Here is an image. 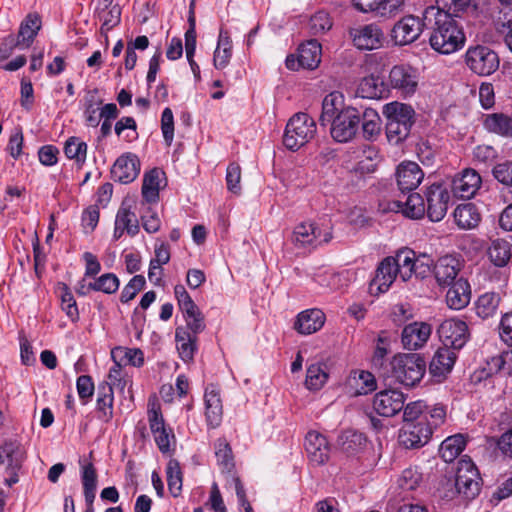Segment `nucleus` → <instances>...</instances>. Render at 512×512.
Returning <instances> with one entry per match:
<instances>
[{"label":"nucleus","mask_w":512,"mask_h":512,"mask_svg":"<svg viewBox=\"0 0 512 512\" xmlns=\"http://www.w3.org/2000/svg\"><path fill=\"white\" fill-rule=\"evenodd\" d=\"M424 24L432 30L429 44L436 52L448 55L464 46L466 37L460 21L440 7L431 5L424 10Z\"/></svg>","instance_id":"nucleus-1"},{"label":"nucleus","mask_w":512,"mask_h":512,"mask_svg":"<svg viewBox=\"0 0 512 512\" xmlns=\"http://www.w3.org/2000/svg\"><path fill=\"white\" fill-rule=\"evenodd\" d=\"M392 376L404 386L412 387L423 378L426 363L418 354H400L390 362Z\"/></svg>","instance_id":"nucleus-2"},{"label":"nucleus","mask_w":512,"mask_h":512,"mask_svg":"<svg viewBox=\"0 0 512 512\" xmlns=\"http://www.w3.org/2000/svg\"><path fill=\"white\" fill-rule=\"evenodd\" d=\"M316 133V123L307 113L299 112L288 121L283 136L286 148L296 151L308 143Z\"/></svg>","instance_id":"nucleus-3"},{"label":"nucleus","mask_w":512,"mask_h":512,"mask_svg":"<svg viewBox=\"0 0 512 512\" xmlns=\"http://www.w3.org/2000/svg\"><path fill=\"white\" fill-rule=\"evenodd\" d=\"M498 54L488 46H471L465 53V64L479 76H489L499 67Z\"/></svg>","instance_id":"nucleus-4"},{"label":"nucleus","mask_w":512,"mask_h":512,"mask_svg":"<svg viewBox=\"0 0 512 512\" xmlns=\"http://www.w3.org/2000/svg\"><path fill=\"white\" fill-rule=\"evenodd\" d=\"M481 478L476 465L470 458L458 462L455 487L466 499H474L480 492Z\"/></svg>","instance_id":"nucleus-5"},{"label":"nucleus","mask_w":512,"mask_h":512,"mask_svg":"<svg viewBox=\"0 0 512 512\" xmlns=\"http://www.w3.org/2000/svg\"><path fill=\"white\" fill-rule=\"evenodd\" d=\"M333 238L331 228L322 231L312 221L298 224L293 231L292 241L296 247L315 249L322 244H327Z\"/></svg>","instance_id":"nucleus-6"},{"label":"nucleus","mask_w":512,"mask_h":512,"mask_svg":"<svg viewBox=\"0 0 512 512\" xmlns=\"http://www.w3.org/2000/svg\"><path fill=\"white\" fill-rule=\"evenodd\" d=\"M361 121V111L357 108H347L344 112L329 124L332 138L339 143H346L352 140L358 130Z\"/></svg>","instance_id":"nucleus-7"},{"label":"nucleus","mask_w":512,"mask_h":512,"mask_svg":"<svg viewBox=\"0 0 512 512\" xmlns=\"http://www.w3.org/2000/svg\"><path fill=\"white\" fill-rule=\"evenodd\" d=\"M147 417L150 431L158 449L163 454L169 453L171 442H175V435L173 430L165 423L160 407L156 404L149 406Z\"/></svg>","instance_id":"nucleus-8"},{"label":"nucleus","mask_w":512,"mask_h":512,"mask_svg":"<svg viewBox=\"0 0 512 512\" xmlns=\"http://www.w3.org/2000/svg\"><path fill=\"white\" fill-rule=\"evenodd\" d=\"M432 436V426L427 416L416 422L404 423L399 431L398 441L407 449L420 448L428 443Z\"/></svg>","instance_id":"nucleus-9"},{"label":"nucleus","mask_w":512,"mask_h":512,"mask_svg":"<svg viewBox=\"0 0 512 512\" xmlns=\"http://www.w3.org/2000/svg\"><path fill=\"white\" fill-rule=\"evenodd\" d=\"M438 334L444 347L454 350L461 349L470 337L466 322L457 318L444 320L438 328Z\"/></svg>","instance_id":"nucleus-10"},{"label":"nucleus","mask_w":512,"mask_h":512,"mask_svg":"<svg viewBox=\"0 0 512 512\" xmlns=\"http://www.w3.org/2000/svg\"><path fill=\"white\" fill-rule=\"evenodd\" d=\"M424 18L407 15L397 21L391 30V39L398 46H405L416 41L422 33Z\"/></svg>","instance_id":"nucleus-11"},{"label":"nucleus","mask_w":512,"mask_h":512,"mask_svg":"<svg viewBox=\"0 0 512 512\" xmlns=\"http://www.w3.org/2000/svg\"><path fill=\"white\" fill-rule=\"evenodd\" d=\"M419 75L416 69L409 65H395L389 73V84L401 96H412L417 88Z\"/></svg>","instance_id":"nucleus-12"},{"label":"nucleus","mask_w":512,"mask_h":512,"mask_svg":"<svg viewBox=\"0 0 512 512\" xmlns=\"http://www.w3.org/2000/svg\"><path fill=\"white\" fill-rule=\"evenodd\" d=\"M41 28V18L38 14H29L21 23L18 40L15 42L13 37H8L0 46V53L3 56L8 55L16 45L29 47Z\"/></svg>","instance_id":"nucleus-13"},{"label":"nucleus","mask_w":512,"mask_h":512,"mask_svg":"<svg viewBox=\"0 0 512 512\" xmlns=\"http://www.w3.org/2000/svg\"><path fill=\"white\" fill-rule=\"evenodd\" d=\"M427 216L432 222L441 221L448 209L450 195L448 190L438 183H434L426 191Z\"/></svg>","instance_id":"nucleus-14"},{"label":"nucleus","mask_w":512,"mask_h":512,"mask_svg":"<svg viewBox=\"0 0 512 512\" xmlns=\"http://www.w3.org/2000/svg\"><path fill=\"white\" fill-rule=\"evenodd\" d=\"M408 196L406 199L389 201L386 204L381 203L380 207L384 212H401L404 216L411 219H420L425 214V202L422 196L415 192H407Z\"/></svg>","instance_id":"nucleus-15"},{"label":"nucleus","mask_w":512,"mask_h":512,"mask_svg":"<svg viewBox=\"0 0 512 512\" xmlns=\"http://www.w3.org/2000/svg\"><path fill=\"white\" fill-rule=\"evenodd\" d=\"M405 396L395 389L383 390L375 394L373 408L383 417H392L403 410Z\"/></svg>","instance_id":"nucleus-16"},{"label":"nucleus","mask_w":512,"mask_h":512,"mask_svg":"<svg viewBox=\"0 0 512 512\" xmlns=\"http://www.w3.org/2000/svg\"><path fill=\"white\" fill-rule=\"evenodd\" d=\"M353 44L360 50H374L382 46L383 32L374 24H366L349 30Z\"/></svg>","instance_id":"nucleus-17"},{"label":"nucleus","mask_w":512,"mask_h":512,"mask_svg":"<svg viewBox=\"0 0 512 512\" xmlns=\"http://www.w3.org/2000/svg\"><path fill=\"white\" fill-rule=\"evenodd\" d=\"M304 449L309 461L316 466L325 464L330 455V445L326 437L318 431H309L304 439Z\"/></svg>","instance_id":"nucleus-18"},{"label":"nucleus","mask_w":512,"mask_h":512,"mask_svg":"<svg viewBox=\"0 0 512 512\" xmlns=\"http://www.w3.org/2000/svg\"><path fill=\"white\" fill-rule=\"evenodd\" d=\"M140 172V161L135 154L125 153L117 158L111 169L114 181L122 184L133 182Z\"/></svg>","instance_id":"nucleus-19"},{"label":"nucleus","mask_w":512,"mask_h":512,"mask_svg":"<svg viewBox=\"0 0 512 512\" xmlns=\"http://www.w3.org/2000/svg\"><path fill=\"white\" fill-rule=\"evenodd\" d=\"M205 417L207 425L214 429L220 426L223 418V405L220 389L215 384H209L204 393Z\"/></svg>","instance_id":"nucleus-20"},{"label":"nucleus","mask_w":512,"mask_h":512,"mask_svg":"<svg viewBox=\"0 0 512 512\" xmlns=\"http://www.w3.org/2000/svg\"><path fill=\"white\" fill-rule=\"evenodd\" d=\"M424 178V173L420 166L415 162H403L396 170V181L400 192L405 195L406 192L414 191Z\"/></svg>","instance_id":"nucleus-21"},{"label":"nucleus","mask_w":512,"mask_h":512,"mask_svg":"<svg viewBox=\"0 0 512 512\" xmlns=\"http://www.w3.org/2000/svg\"><path fill=\"white\" fill-rule=\"evenodd\" d=\"M481 185V177L472 169H465L452 180V192L455 197L470 199Z\"/></svg>","instance_id":"nucleus-22"},{"label":"nucleus","mask_w":512,"mask_h":512,"mask_svg":"<svg viewBox=\"0 0 512 512\" xmlns=\"http://www.w3.org/2000/svg\"><path fill=\"white\" fill-rule=\"evenodd\" d=\"M402 5L400 0H353V6L358 11L385 18L394 16Z\"/></svg>","instance_id":"nucleus-23"},{"label":"nucleus","mask_w":512,"mask_h":512,"mask_svg":"<svg viewBox=\"0 0 512 512\" xmlns=\"http://www.w3.org/2000/svg\"><path fill=\"white\" fill-rule=\"evenodd\" d=\"M462 268V262L453 255L440 257L434 265V275L440 286L454 283Z\"/></svg>","instance_id":"nucleus-24"},{"label":"nucleus","mask_w":512,"mask_h":512,"mask_svg":"<svg viewBox=\"0 0 512 512\" xmlns=\"http://www.w3.org/2000/svg\"><path fill=\"white\" fill-rule=\"evenodd\" d=\"M2 450L8 462L6 467L8 477L5 478V483L11 487L19 481L18 472L25 460V452L16 442H6Z\"/></svg>","instance_id":"nucleus-25"},{"label":"nucleus","mask_w":512,"mask_h":512,"mask_svg":"<svg viewBox=\"0 0 512 512\" xmlns=\"http://www.w3.org/2000/svg\"><path fill=\"white\" fill-rule=\"evenodd\" d=\"M431 335V327L424 322H414L404 327L401 335L402 344L407 350H418L424 346Z\"/></svg>","instance_id":"nucleus-26"},{"label":"nucleus","mask_w":512,"mask_h":512,"mask_svg":"<svg viewBox=\"0 0 512 512\" xmlns=\"http://www.w3.org/2000/svg\"><path fill=\"white\" fill-rule=\"evenodd\" d=\"M398 275L394 258L392 256L384 258L376 269V275L370 285L371 289L376 287L380 293L388 291Z\"/></svg>","instance_id":"nucleus-27"},{"label":"nucleus","mask_w":512,"mask_h":512,"mask_svg":"<svg viewBox=\"0 0 512 512\" xmlns=\"http://www.w3.org/2000/svg\"><path fill=\"white\" fill-rule=\"evenodd\" d=\"M352 107L345 104V97L341 92L333 91L329 93L322 101V112L319 118L320 125H328L338 115L342 114L345 109Z\"/></svg>","instance_id":"nucleus-28"},{"label":"nucleus","mask_w":512,"mask_h":512,"mask_svg":"<svg viewBox=\"0 0 512 512\" xmlns=\"http://www.w3.org/2000/svg\"><path fill=\"white\" fill-rule=\"evenodd\" d=\"M470 300L471 287L466 279L460 277L449 285L446 293V302L451 309L461 310L470 303Z\"/></svg>","instance_id":"nucleus-29"},{"label":"nucleus","mask_w":512,"mask_h":512,"mask_svg":"<svg viewBox=\"0 0 512 512\" xmlns=\"http://www.w3.org/2000/svg\"><path fill=\"white\" fill-rule=\"evenodd\" d=\"M487 256L495 267H506L512 259V243L504 238L491 239Z\"/></svg>","instance_id":"nucleus-30"},{"label":"nucleus","mask_w":512,"mask_h":512,"mask_svg":"<svg viewBox=\"0 0 512 512\" xmlns=\"http://www.w3.org/2000/svg\"><path fill=\"white\" fill-rule=\"evenodd\" d=\"M324 313L319 309H308L298 314L294 328L303 335L320 330L324 325Z\"/></svg>","instance_id":"nucleus-31"},{"label":"nucleus","mask_w":512,"mask_h":512,"mask_svg":"<svg viewBox=\"0 0 512 512\" xmlns=\"http://www.w3.org/2000/svg\"><path fill=\"white\" fill-rule=\"evenodd\" d=\"M456 360V353L447 347H440L435 352L430 365L429 371L434 377L443 378L453 368Z\"/></svg>","instance_id":"nucleus-32"},{"label":"nucleus","mask_w":512,"mask_h":512,"mask_svg":"<svg viewBox=\"0 0 512 512\" xmlns=\"http://www.w3.org/2000/svg\"><path fill=\"white\" fill-rule=\"evenodd\" d=\"M483 127L489 133L512 139V116L504 113H492L485 116Z\"/></svg>","instance_id":"nucleus-33"},{"label":"nucleus","mask_w":512,"mask_h":512,"mask_svg":"<svg viewBox=\"0 0 512 512\" xmlns=\"http://www.w3.org/2000/svg\"><path fill=\"white\" fill-rule=\"evenodd\" d=\"M321 56V44L315 39L301 44L298 49V63L304 69L313 70L317 68L321 62Z\"/></svg>","instance_id":"nucleus-34"},{"label":"nucleus","mask_w":512,"mask_h":512,"mask_svg":"<svg viewBox=\"0 0 512 512\" xmlns=\"http://www.w3.org/2000/svg\"><path fill=\"white\" fill-rule=\"evenodd\" d=\"M384 114L387 119H393L397 124L408 126L409 130L415 122V111L408 104L396 101L388 103L384 106Z\"/></svg>","instance_id":"nucleus-35"},{"label":"nucleus","mask_w":512,"mask_h":512,"mask_svg":"<svg viewBox=\"0 0 512 512\" xmlns=\"http://www.w3.org/2000/svg\"><path fill=\"white\" fill-rule=\"evenodd\" d=\"M357 92L362 98L368 99H381L388 94L383 79L375 75L364 77L358 86Z\"/></svg>","instance_id":"nucleus-36"},{"label":"nucleus","mask_w":512,"mask_h":512,"mask_svg":"<svg viewBox=\"0 0 512 512\" xmlns=\"http://www.w3.org/2000/svg\"><path fill=\"white\" fill-rule=\"evenodd\" d=\"M163 172L157 168L144 174L141 194L143 200L148 204H155L159 201L160 177Z\"/></svg>","instance_id":"nucleus-37"},{"label":"nucleus","mask_w":512,"mask_h":512,"mask_svg":"<svg viewBox=\"0 0 512 512\" xmlns=\"http://www.w3.org/2000/svg\"><path fill=\"white\" fill-rule=\"evenodd\" d=\"M175 341L181 359L184 361L192 360L197 349V336L186 328L177 327L175 330Z\"/></svg>","instance_id":"nucleus-38"},{"label":"nucleus","mask_w":512,"mask_h":512,"mask_svg":"<svg viewBox=\"0 0 512 512\" xmlns=\"http://www.w3.org/2000/svg\"><path fill=\"white\" fill-rule=\"evenodd\" d=\"M328 378L329 373L326 363H312L306 370L305 387L310 391H318L326 384Z\"/></svg>","instance_id":"nucleus-39"},{"label":"nucleus","mask_w":512,"mask_h":512,"mask_svg":"<svg viewBox=\"0 0 512 512\" xmlns=\"http://www.w3.org/2000/svg\"><path fill=\"white\" fill-rule=\"evenodd\" d=\"M453 215L457 226L461 229L475 228L480 222V214L472 203L458 205Z\"/></svg>","instance_id":"nucleus-40"},{"label":"nucleus","mask_w":512,"mask_h":512,"mask_svg":"<svg viewBox=\"0 0 512 512\" xmlns=\"http://www.w3.org/2000/svg\"><path fill=\"white\" fill-rule=\"evenodd\" d=\"M338 445L348 455L361 451L366 445V437L363 433L354 430H346L338 437Z\"/></svg>","instance_id":"nucleus-41"},{"label":"nucleus","mask_w":512,"mask_h":512,"mask_svg":"<svg viewBox=\"0 0 512 512\" xmlns=\"http://www.w3.org/2000/svg\"><path fill=\"white\" fill-rule=\"evenodd\" d=\"M465 444L466 441L463 435L449 436L441 443L439 454L445 462H453L463 451Z\"/></svg>","instance_id":"nucleus-42"},{"label":"nucleus","mask_w":512,"mask_h":512,"mask_svg":"<svg viewBox=\"0 0 512 512\" xmlns=\"http://www.w3.org/2000/svg\"><path fill=\"white\" fill-rule=\"evenodd\" d=\"M81 465V482L85 502H90L91 498H95L97 489V472L91 462H82Z\"/></svg>","instance_id":"nucleus-43"},{"label":"nucleus","mask_w":512,"mask_h":512,"mask_svg":"<svg viewBox=\"0 0 512 512\" xmlns=\"http://www.w3.org/2000/svg\"><path fill=\"white\" fill-rule=\"evenodd\" d=\"M115 224L124 228L126 233L132 237L137 235L140 230L138 219L126 202H123L118 209Z\"/></svg>","instance_id":"nucleus-44"},{"label":"nucleus","mask_w":512,"mask_h":512,"mask_svg":"<svg viewBox=\"0 0 512 512\" xmlns=\"http://www.w3.org/2000/svg\"><path fill=\"white\" fill-rule=\"evenodd\" d=\"M363 136L367 140L377 137L381 130V118L378 112L372 108H367L361 112V121Z\"/></svg>","instance_id":"nucleus-45"},{"label":"nucleus","mask_w":512,"mask_h":512,"mask_svg":"<svg viewBox=\"0 0 512 512\" xmlns=\"http://www.w3.org/2000/svg\"><path fill=\"white\" fill-rule=\"evenodd\" d=\"M392 257L394 258L400 278L404 282L408 281L413 275L415 252L409 248H404Z\"/></svg>","instance_id":"nucleus-46"},{"label":"nucleus","mask_w":512,"mask_h":512,"mask_svg":"<svg viewBox=\"0 0 512 512\" xmlns=\"http://www.w3.org/2000/svg\"><path fill=\"white\" fill-rule=\"evenodd\" d=\"M185 50L186 57L191 67V70L197 80L200 79V67L194 61V54L196 50V30L195 19L193 16L189 18V29L185 32Z\"/></svg>","instance_id":"nucleus-47"},{"label":"nucleus","mask_w":512,"mask_h":512,"mask_svg":"<svg viewBox=\"0 0 512 512\" xmlns=\"http://www.w3.org/2000/svg\"><path fill=\"white\" fill-rule=\"evenodd\" d=\"M500 295L495 292H487L482 294L476 302V314L482 319L492 317L496 314Z\"/></svg>","instance_id":"nucleus-48"},{"label":"nucleus","mask_w":512,"mask_h":512,"mask_svg":"<svg viewBox=\"0 0 512 512\" xmlns=\"http://www.w3.org/2000/svg\"><path fill=\"white\" fill-rule=\"evenodd\" d=\"M87 144L80 138L69 137L64 146V153L67 158L75 160L79 165H83L87 157Z\"/></svg>","instance_id":"nucleus-49"},{"label":"nucleus","mask_w":512,"mask_h":512,"mask_svg":"<svg viewBox=\"0 0 512 512\" xmlns=\"http://www.w3.org/2000/svg\"><path fill=\"white\" fill-rule=\"evenodd\" d=\"M113 391L111 386L99 387L97 408L99 410V418L105 422L109 421L113 415Z\"/></svg>","instance_id":"nucleus-50"},{"label":"nucleus","mask_w":512,"mask_h":512,"mask_svg":"<svg viewBox=\"0 0 512 512\" xmlns=\"http://www.w3.org/2000/svg\"><path fill=\"white\" fill-rule=\"evenodd\" d=\"M215 456L218 465L221 466L223 472L230 473L234 468L232 450L225 439H218L215 444Z\"/></svg>","instance_id":"nucleus-51"},{"label":"nucleus","mask_w":512,"mask_h":512,"mask_svg":"<svg viewBox=\"0 0 512 512\" xmlns=\"http://www.w3.org/2000/svg\"><path fill=\"white\" fill-rule=\"evenodd\" d=\"M168 489L173 497H178L182 490V472L178 461L172 459L168 462L167 469Z\"/></svg>","instance_id":"nucleus-52"},{"label":"nucleus","mask_w":512,"mask_h":512,"mask_svg":"<svg viewBox=\"0 0 512 512\" xmlns=\"http://www.w3.org/2000/svg\"><path fill=\"white\" fill-rule=\"evenodd\" d=\"M182 313L186 321L184 328L196 336L204 331L206 327L204 316L196 304L193 305L192 310L189 308V311H182Z\"/></svg>","instance_id":"nucleus-53"},{"label":"nucleus","mask_w":512,"mask_h":512,"mask_svg":"<svg viewBox=\"0 0 512 512\" xmlns=\"http://www.w3.org/2000/svg\"><path fill=\"white\" fill-rule=\"evenodd\" d=\"M98 18L102 22L101 32L107 33L120 23L121 9L118 5H114L107 11H99Z\"/></svg>","instance_id":"nucleus-54"},{"label":"nucleus","mask_w":512,"mask_h":512,"mask_svg":"<svg viewBox=\"0 0 512 512\" xmlns=\"http://www.w3.org/2000/svg\"><path fill=\"white\" fill-rule=\"evenodd\" d=\"M332 27V20L325 11H318L311 16L309 29L313 35H319L327 32Z\"/></svg>","instance_id":"nucleus-55"},{"label":"nucleus","mask_w":512,"mask_h":512,"mask_svg":"<svg viewBox=\"0 0 512 512\" xmlns=\"http://www.w3.org/2000/svg\"><path fill=\"white\" fill-rule=\"evenodd\" d=\"M232 56L231 45L226 38L223 40L221 37L219 38L217 48L214 52L213 62L216 69L225 68Z\"/></svg>","instance_id":"nucleus-56"},{"label":"nucleus","mask_w":512,"mask_h":512,"mask_svg":"<svg viewBox=\"0 0 512 512\" xmlns=\"http://www.w3.org/2000/svg\"><path fill=\"white\" fill-rule=\"evenodd\" d=\"M408 126L397 124L393 119H387L386 136L390 143L399 144L410 134Z\"/></svg>","instance_id":"nucleus-57"},{"label":"nucleus","mask_w":512,"mask_h":512,"mask_svg":"<svg viewBox=\"0 0 512 512\" xmlns=\"http://www.w3.org/2000/svg\"><path fill=\"white\" fill-rule=\"evenodd\" d=\"M94 291L113 294L119 288V279L113 273H105L93 281Z\"/></svg>","instance_id":"nucleus-58"},{"label":"nucleus","mask_w":512,"mask_h":512,"mask_svg":"<svg viewBox=\"0 0 512 512\" xmlns=\"http://www.w3.org/2000/svg\"><path fill=\"white\" fill-rule=\"evenodd\" d=\"M146 280L142 275H135L128 284L123 288L120 300L122 303H127L134 299L139 291L145 286Z\"/></svg>","instance_id":"nucleus-59"},{"label":"nucleus","mask_w":512,"mask_h":512,"mask_svg":"<svg viewBox=\"0 0 512 512\" xmlns=\"http://www.w3.org/2000/svg\"><path fill=\"white\" fill-rule=\"evenodd\" d=\"M492 174L501 184L512 187V161L506 160L496 164L492 169Z\"/></svg>","instance_id":"nucleus-60"},{"label":"nucleus","mask_w":512,"mask_h":512,"mask_svg":"<svg viewBox=\"0 0 512 512\" xmlns=\"http://www.w3.org/2000/svg\"><path fill=\"white\" fill-rule=\"evenodd\" d=\"M161 130L165 143L170 146L174 139V116L169 107L165 108L162 112Z\"/></svg>","instance_id":"nucleus-61"},{"label":"nucleus","mask_w":512,"mask_h":512,"mask_svg":"<svg viewBox=\"0 0 512 512\" xmlns=\"http://www.w3.org/2000/svg\"><path fill=\"white\" fill-rule=\"evenodd\" d=\"M61 306L62 310L73 322L79 319V311L76 301L67 286H64L63 288V293L61 295Z\"/></svg>","instance_id":"nucleus-62"},{"label":"nucleus","mask_w":512,"mask_h":512,"mask_svg":"<svg viewBox=\"0 0 512 512\" xmlns=\"http://www.w3.org/2000/svg\"><path fill=\"white\" fill-rule=\"evenodd\" d=\"M241 168L236 163H231L228 165L226 170V184L227 189L234 193L239 194L241 191Z\"/></svg>","instance_id":"nucleus-63"},{"label":"nucleus","mask_w":512,"mask_h":512,"mask_svg":"<svg viewBox=\"0 0 512 512\" xmlns=\"http://www.w3.org/2000/svg\"><path fill=\"white\" fill-rule=\"evenodd\" d=\"M427 408L426 404L422 400L408 403L403 409L404 423L416 422L421 419Z\"/></svg>","instance_id":"nucleus-64"}]
</instances>
